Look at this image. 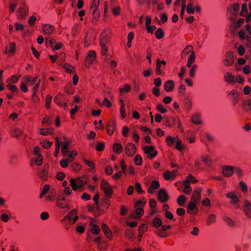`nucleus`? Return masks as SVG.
Instances as JSON below:
<instances>
[{
  "label": "nucleus",
  "mask_w": 251,
  "mask_h": 251,
  "mask_svg": "<svg viewBox=\"0 0 251 251\" xmlns=\"http://www.w3.org/2000/svg\"><path fill=\"white\" fill-rule=\"evenodd\" d=\"M152 226L156 229L154 233L161 238H165L168 236L166 231L171 227L170 225H163L162 220L158 217H154L152 221Z\"/></svg>",
  "instance_id": "nucleus-1"
},
{
  "label": "nucleus",
  "mask_w": 251,
  "mask_h": 251,
  "mask_svg": "<svg viewBox=\"0 0 251 251\" xmlns=\"http://www.w3.org/2000/svg\"><path fill=\"white\" fill-rule=\"evenodd\" d=\"M37 76L32 77L29 75L24 76L21 81L20 90L24 93L27 92L28 91L27 86L33 85L37 81Z\"/></svg>",
  "instance_id": "nucleus-2"
},
{
  "label": "nucleus",
  "mask_w": 251,
  "mask_h": 251,
  "mask_svg": "<svg viewBox=\"0 0 251 251\" xmlns=\"http://www.w3.org/2000/svg\"><path fill=\"white\" fill-rule=\"evenodd\" d=\"M70 186L73 190L81 191L83 186L86 183V180L84 178L78 177L76 178H71L70 179Z\"/></svg>",
  "instance_id": "nucleus-3"
},
{
  "label": "nucleus",
  "mask_w": 251,
  "mask_h": 251,
  "mask_svg": "<svg viewBox=\"0 0 251 251\" xmlns=\"http://www.w3.org/2000/svg\"><path fill=\"white\" fill-rule=\"evenodd\" d=\"M56 205L60 209H65L66 211L69 210V204L64 194H61L56 198Z\"/></svg>",
  "instance_id": "nucleus-4"
},
{
  "label": "nucleus",
  "mask_w": 251,
  "mask_h": 251,
  "mask_svg": "<svg viewBox=\"0 0 251 251\" xmlns=\"http://www.w3.org/2000/svg\"><path fill=\"white\" fill-rule=\"evenodd\" d=\"M100 187L104 192L105 196L107 198L111 197L113 194V190L109 183L105 180L103 179L101 181Z\"/></svg>",
  "instance_id": "nucleus-5"
},
{
  "label": "nucleus",
  "mask_w": 251,
  "mask_h": 251,
  "mask_svg": "<svg viewBox=\"0 0 251 251\" xmlns=\"http://www.w3.org/2000/svg\"><path fill=\"white\" fill-rule=\"evenodd\" d=\"M143 151L145 153L148 154L147 158L150 160L155 158L158 154L157 151L155 150L154 147L152 146H144Z\"/></svg>",
  "instance_id": "nucleus-6"
},
{
  "label": "nucleus",
  "mask_w": 251,
  "mask_h": 251,
  "mask_svg": "<svg viewBox=\"0 0 251 251\" xmlns=\"http://www.w3.org/2000/svg\"><path fill=\"white\" fill-rule=\"evenodd\" d=\"M227 198L230 199V202L231 204L236 205L238 204L240 201V198L237 196V192L233 190L228 192L226 194Z\"/></svg>",
  "instance_id": "nucleus-7"
},
{
  "label": "nucleus",
  "mask_w": 251,
  "mask_h": 251,
  "mask_svg": "<svg viewBox=\"0 0 251 251\" xmlns=\"http://www.w3.org/2000/svg\"><path fill=\"white\" fill-rule=\"evenodd\" d=\"M96 58V53L93 50H90L88 52L84 61V65L89 67L93 63Z\"/></svg>",
  "instance_id": "nucleus-8"
},
{
  "label": "nucleus",
  "mask_w": 251,
  "mask_h": 251,
  "mask_svg": "<svg viewBox=\"0 0 251 251\" xmlns=\"http://www.w3.org/2000/svg\"><path fill=\"white\" fill-rule=\"evenodd\" d=\"M234 62V55L231 51L227 52L223 60V64L226 67H230L232 65Z\"/></svg>",
  "instance_id": "nucleus-9"
},
{
  "label": "nucleus",
  "mask_w": 251,
  "mask_h": 251,
  "mask_svg": "<svg viewBox=\"0 0 251 251\" xmlns=\"http://www.w3.org/2000/svg\"><path fill=\"white\" fill-rule=\"evenodd\" d=\"M78 219L77 212L75 209L71 210L64 219L61 221L62 222H65L66 220H69V222L71 224H75Z\"/></svg>",
  "instance_id": "nucleus-10"
},
{
  "label": "nucleus",
  "mask_w": 251,
  "mask_h": 251,
  "mask_svg": "<svg viewBox=\"0 0 251 251\" xmlns=\"http://www.w3.org/2000/svg\"><path fill=\"white\" fill-rule=\"evenodd\" d=\"M125 151L127 156H133L136 152V146L132 143L127 144L125 147Z\"/></svg>",
  "instance_id": "nucleus-11"
},
{
  "label": "nucleus",
  "mask_w": 251,
  "mask_h": 251,
  "mask_svg": "<svg viewBox=\"0 0 251 251\" xmlns=\"http://www.w3.org/2000/svg\"><path fill=\"white\" fill-rule=\"evenodd\" d=\"M222 174L226 177L232 176L234 173V166L229 165L223 166L222 169Z\"/></svg>",
  "instance_id": "nucleus-12"
},
{
  "label": "nucleus",
  "mask_w": 251,
  "mask_h": 251,
  "mask_svg": "<svg viewBox=\"0 0 251 251\" xmlns=\"http://www.w3.org/2000/svg\"><path fill=\"white\" fill-rule=\"evenodd\" d=\"M16 46L14 42H11L5 47L4 53L8 56H13L16 52Z\"/></svg>",
  "instance_id": "nucleus-13"
},
{
  "label": "nucleus",
  "mask_w": 251,
  "mask_h": 251,
  "mask_svg": "<svg viewBox=\"0 0 251 251\" xmlns=\"http://www.w3.org/2000/svg\"><path fill=\"white\" fill-rule=\"evenodd\" d=\"M56 190L54 188H51L49 192V194L45 196V199L47 202H53L56 198Z\"/></svg>",
  "instance_id": "nucleus-14"
},
{
  "label": "nucleus",
  "mask_w": 251,
  "mask_h": 251,
  "mask_svg": "<svg viewBox=\"0 0 251 251\" xmlns=\"http://www.w3.org/2000/svg\"><path fill=\"white\" fill-rule=\"evenodd\" d=\"M201 190L200 188L194 190L190 201L198 204L201 200Z\"/></svg>",
  "instance_id": "nucleus-15"
},
{
  "label": "nucleus",
  "mask_w": 251,
  "mask_h": 251,
  "mask_svg": "<svg viewBox=\"0 0 251 251\" xmlns=\"http://www.w3.org/2000/svg\"><path fill=\"white\" fill-rule=\"evenodd\" d=\"M17 18L19 19H24L28 13V9L26 6L18 8L17 11Z\"/></svg>",
  "instance_id": "nucleus-16"
},
{
  "label": "nucleus",
  "mask_w": 251,
  "mask_h": 251,
  "mask_svg": "<svg viewBox=\"0 0 251 251\" xmlns=\"http://www.w3.org/2000/svg\"><path fill=\"white\" fill-rule=\"evenodd\" d=\"M244 201L243 211L248 218L251 219V203L247 200H245Z\"/></svg>",
  "instance_id": "nucleus-17"
},
{
  "label": "nucleus",
  "mask_w": 251,
  "mask_h": 251,
  "mask_svg": "<svg viewBox=\"0 0 251 251\" xmlns=\"http://www.w3.org/2000/svg\"><path fill=\"white\" fill-rule=\"evenodd\" d=\"M54 29L55 28L52 25L48 24L43 25L42 27L43 32L47 35L52 34Z\"/></svg>",
  "instance_id": "nucleus-18"
},
{
  "label": "nucleus",
  "mask_w": 251,
  "mask_h": 251,
  "mask_svg": "<svg viewBox=\"0 0 251 251\" xmlns=\"http://www.w3.org/2000/svg\"><path fill=\"white\" fill-rule=\"evenodd\" d=\"M65 142H62L60 141V146L62 145L61 152L63 156H66L69 151L68 150V146L70 144L69 141L66 139L65 137H64Z\"/></svg>",
  "instance_id": "nucleus-19"
},
{
  "label": "nucleus",
  "mask_w": 251,
  "mask_h": 251,
  "mask_svg": "<svg viewBox=\"0 0 251 251\" xmlns=\"http://www.w3.org/2000/svg\"><path fill=\"white\" fill-rule=\"evenodd\" d=\"M177 170H173L172 171H167L164 173V178L166 180H172L177 176Z\"/></svg>",
  "instance_id": "nucleus-20"
},
{
  "label": "nucleus",
  "mask_w": 251,
  "mask_h": 251,
  "mask_svg": "<svg viewBox=\"0 0 251 251\" xmlns=\"http://www.w3.org/2000/svg\"><path fill=\"white\" fill-rule=\"evenodd\" d=\"M228 95L232 98L233 100L232 103L234 105H235L239 100V93L238 91L235 89H233L228 93Z\"/></svg>",
  "instance_id": "nucleus-21"
},
{
  "label": "nucleus",
  "mask_w": 251,
  "mask_h": 251,
  "mask_svg": "<svg viewBox=\"0 0 251 251\" xmlns=\"http://www.w3.org/2000/svg\"><path fill=\"white\" fill-rule=\"evenodd\" d=\"M158 198L159 200L162 202H165L168 201L169 197L165 190L161 189L158 191Z\"/></svg>",
  "instance_id": "nucleus-22"
},
{
  "label": "nucleus",
  "mask_w": 251,
  "mask_h": 251,
  "mask_svg": "<svg viewBox=\"0 0 251 251\" xmlns=\"http://www.w3.org/2000/svg\"><path fill=\"white\" fill-rule=\"evenodd\" d=\"M234 78L235 76L233 74L229 72H226L224 74V79L225 81L230 84H235Z\"/></svg>",
  "instance_id": "nucleus-23"
},
{
  "label": "nucleus",
  "mask_w": 251,
  "mask_h": 251,
  "mask_svg": "<svg viewBox=\"0 0 251 251\" xmlns=\"http://www.w3.org/2000/svg\"><path fill=\"white\" fill-rule=\"evenodd\" d=\"M43 157L42 155L36 156V157L33 158L30 161V164L33 166L34 164L37 166H41L43 164Z\"/></svg>",
  "instance_id": "nucleus-24"
},
{
  "label": "nucleus",
  "mask_w": 251,
  "mask_h": 251,
  "mask_svg": "<svg viewBox=\"0 0 251 251\" xmlns=\"http://www.w3.org/2000/svg\"><path fill=\"white\" fill-rule=\"evenodd\" d=\"M116 123L114 121H111L108 122L107 124V133L108 134L111 135L114 132L115 129Z\"/></svg>",
  "instance_id": "nucleus-25"
},
{
  "label": "nucleus",
  "mask_w": 251,
  "mask_h": 251,
  "mask_svg": "<svg viewBox=\"0 0 251 251\" xmlns=\"http://www.w3.org/2000/svg\"><path fill=\"white\" fill-rule=\"evenodd\" d=\"M105 39H103V35L100 38V45L101 47V53L102 55H106L107 53V47L105 45Z\"/></svg>",
  "instance_id": "nucleus-26"
},
{
  "label": "nucleus",
  "mask_w": 251,
  "mask_h": 251,
  "mask_svg": "<svg viewBox=\"0 0 251 251\" xmlns=\"http://www.w3.org/2000/svg\"><path fill=\"white\" fill-rule=\"evenodd\" d=\"M18 0H8V6L10 13H13L18 4Z\"/></svg>",
  "instance_id": "nucleus-27"
},
{
  "label": "nucleus",
  "mask_w": 251,
  "mask_h": 251,
  "mask_svg": "<svg viewBox=\"0 0 251 251\" xmlns=\"http://www.w3.org/2000/svg\"><path fill=\"white\" fill-rule=\"evenodd\" d=\"M197 204L198 203L190 201L187 206L188 213L191 215L196 214V213H194L193 210L196 209Z\"/></svg>",
  "instance_id": "nucleus-28"
},
{
  "label": "nucleus",
  "mask_w": 251,
  "mask_h": 251,
  "mask_svg": "<svg viewBox=\"0 0 251 251\" xmlns=\"http://www.w3.org/2000/svg\"><path fill=\"white\" fill-rule=\"evenodd\" d=\"M101 229L107 238L111 239L112 238V232L108 227L106 224H103L101 226Z\"/></svg>",
  "instance_id": "nucleus-29"
},
{
  "label": "nucleus",
  "mask_w": 251,
  "mask_h": 251,
  "mask_svg": "<svg viewBox=\"0 0 251 251\" xmlns=\"http://www.w3.org/2000/svg\"><path fill=\"white\" fill-rule=\"evenodd\" d=\"M192 52H194L193 47L191 45L187 46L181 53L182 57H186L189 53H192Z\"/></svg>",
  "instance_id": "nucleus-30"
},
{
  "label": "nucleus",
  "mask_w": 251,
  "mask_h": 251,
  "mask_svg": "<svg viewBox=\"0 0 251 251\" xmlns=\"http://www.w3.org/2000/svg\"><path fill=\"white\" fill-rule=\"evenodd\" d=\"M174 88V83L172 80H168L164 84V89L167 92L172 91Z\"/></svg>",
  "instance_id": "nucleus-31"
},
{
  "label": "nucleus",
  "mask_w": 251,
  "mask_h": 251,
  "mask_svg": "<svg viewBox=\"0 0 251 251\" xmlns=\"http://www.w3.org/2000/svg\"><path fill=\"white\" fill-rule=\"evenodd\" d=\"M191 121L193 123L197 125H200L202 123L201 116L198 113H195L192 116Z\"/></svg>",
  "instance_id": "nucleus-32"
},
{
  "label": "nucleus",
  "mask_w": 251,
  "mask_h": 251,
  "mask_svg": "<svg viewBox=\"0 0 251 251\" xmlns=\"http://www.w3.org/2000/svg\"><path fill=\"white\" fill-rule=\"evenodd\" d=\"M39 176L41 179L47 180L48 178V170L47 168L44 166L42 170L39 173Z\"/></svg>",
  "instance_id": "nucleus-33"
},
{
  "label": "nucleus",
  "mask_w": 251,
  "mask_h": 251,
  "mask_svg": "<svg viewBox=\"0 0 251 251\" xmlns=\"http://www.w3.org/2000/svg\"><path fill=\"white\" fill-rule=\"evenodd\" d=\"M78 152L76 150H73L71 151L67 157L68 162H72L77 155Z\"/></svg>",
  "instance_id": "nucleus-34"
},
{
  "label": "nucleus",
  "mask_w": 251,
  "mask_h": 251,
  "mask_svg": "<svg viewBox=\"0 0 251 251\" xmlns=\"http://www.w3.org/2000/svg\"><path fill=\"white\" fill-rule=\"evenodd\" d=\"M94 220L93 219H91L90 224L93 225L91 229V232L93 234H98L100 231V228L96 225L94 224Z\"/></svg>",
  "instance_id": "nucleus-35"
},
{
  "label": "nucleus",
  "mask_w": 251,
  "mask_h": 251,
  "mask_svg": "<svg viewBox=\"0 0 251 251\" xmlns=\"http://www.w3.org/2000/svg\"><path fill=\"white\" fill-rule=\"evenodd\" d=\"M243 107L247 112H251V100H248L243 102Z\"/></svg>",
  "instance_id": "nucleus-36"
},
{
  "label": "nucleus",
  "mask_w": 251,
  "mask_h": 251,
  "mask_svg": "<svg viewBox=\"0 0 251 251\" xmlns=\"http://www.w3.org/2000/svg\"><path fill=\"white\" fill-rule=\"evenodd\" d=\"M11 134L12 137H19L23 134V132L19 128H14L11 131Z\"/></svg>",
  "instance_id": "nucleus-37"
},
{
  "label": "nucleus",
  "mask_w": 251,
  "mask_h": 251,
  "mask_svg": "<svg viewBox=\"0 0 251 251\" xmlns=\"http://www.w3.org/2000/svg\"><path fill=\"white\" fill-rule=\"evenodd\" d=\"M176 137H173L171 136H168L166 137L165 142L166 144L170 147H171L175 143H176Z\"/></svg>",
  "instance_id": "nucleus-38"
},
{
  "label": "nucleus",
  "mask_w": 251,
  "mask_h": 251,
  "mask_svg": "<svg viewBox=\"0 0 251 251\" xmlns=\"http://www.w3.org/2000/svg\"><path fill=\"white\" fill-rule=\"evenodd\" d=\"M53 132L52 128H49L47 129H41L40 130V134L43 136H47L51 134Z\"/></svg>",
  "instance_id": "nucleus-39"
},
{
  "label": "nucleus",
  "mask_w": 251,
  "mask_h": 251,
  "mask_svg": "<svg viewBox=\"0 0 251 251\" xmlns=\"http://www.w3.org/2000/svg\"><path fill=\"white\" fill-rule=\"evenodd\" d=\"M131 90V86L129 84H126L123 87L120 88V93L121 95H123L124 92L128 93Z\"/></svg>",
  "instance_id": "nucleus-40"
},
{
  "label": "nucleus",
  "mask_w": 251,
  "mask_h": 251,
  "mask_svg": "<svg viewBox=\"0 0 251 251\" xmlns=\"http://www.w3.org/2000/svg\"><path fill=\"white\" fill-rule=\"evenodd\" d=\"M160 186L159 182L157 181H153L151 182V187L149 189V192L150 193H153V189H158Z\"/></svg>",
  "instance_id": "nucleus-41"
},
{
  "label": "nucleus",
  "mask_w": 251,
  "mask_h": 251,
  "mask_svg": "<svg viewBox=\"0 0 251 251\" xmlns=\"http://www.w3.org/2000/svg\"><path fill=\"white\" fill-rule=\"evenodd\" d=\"M216 216L215 214H211L209 215L206 220V224L210 225L216 222Z\"/></svg>",
  "instance_id": "nucleus-42"
},
{
  "label": "nucleus",
  "mask_w": 251,
  "mask_h": 251,
  "mask_svg": "<svg viewBox=\"0 0 251 251\" xmlns=\"http://www.w3.org/2000/svg\"><path fill=\"white\" fill-rule=\"evenodd\" d=\"M20 78V76L17 75H13L11 77L8 78L6 82L7 84H14L18 82Z\"/></svg>",
  "instance_id": "nucleus-43"
},
{
  "label": "nucleus",
  "mask_w": 251,
  "mask_h": 251,
  "mask_svg": "<svg viewBox=\"0 0 251 251\" xmlns=\"http://www.w3.org/2000/svg\"><path fill=\"white\" fill-rule=\"evenodd\" d=\"M113 149L117 154H120L123 151L122 146L119 143H115L113 146Z\"/></svg>",
  "instance_id": "nucleus-44"
},
{
  "label": "nucleus",
  "mask_w": 251,
  "mask_h": 251,
  "mask_svg": "<svg viewBox=\"0 0 251 251\" xmlns=\"http://www.w3.org/2000/svg\"><path fill=\"white\" fill-rule=\"evenodd\" d=\"M223 221L229 226L232 227L234 225L233 220L228 216H225L223 218Z\"/></svg>",
  "instance_id": "nucleus-45"
},
{
  "label": "nucleus",
  "mask_w": 251,
  "mask_h": 251,
  "mask_svg": "<svg viewBox=\"0 0 251 251\" xmlns=\"http://www.w3.org/2000/svg\"><path fill=\"white\" fill-rule=\"evenodd\" d=\"M50 186L49 185H45L43 186L42 190L39 195L40 198H43L48 192H49L50 189Z\"/></svg>",
  "instance_id": "nucleus-46"
},
{
  "label": "nucleus",
  "mask_w": 251,
  "mask_h": 251,
  "mask_svg": "<svg viewBox=\"0 0 251 251\" xmlns=\"http://www.w3.org/2000/svg\"><path fill=\"white\" fill-rule=\"evenodd\" d=\"M196 59V55H195V52H192L188 59L187 62V66L190 67L192 66V63L195 61Z\"/></svg>",
  "instance_id": "nucleus-47"
},
{
  "label": "nucleus",
  "mask_w": 251,
  "mask_h": 251,
  "mask_svg": "<svg viewBox=\"0 0 251 251\" xmlns=\"http://www.w3.org/2000/svg\"><path fill=\"white\" fill-rule=\"evenodd\" d=\"M176 149L179 151H182L184 149V146L182 144L181 141L176 137Z\"/></svg>",
  "instance_id": "nucleus-48"
},
{
  "label": "nucleus",
  "mask_w": 251,
  "mask_h": 251,
  "mask_svg": "<svg viewBox=\"0 0 251 251\" xmlns=\"http://www.w3.org/2000/svg\"><path fill=\"white\" fill-rule=\"evenodd\" d=\"M202 161L207 166H210L212 162V159L209 155H205L201 157Z\"/></svg>",
  "instance_id": "nucleus-49"
},
{
  "label": "nucleus",
  "mask_w": 251,
  "mask_h": 251,
  "mask_svg": "<svg viewBox=\"0 0 251 251\" xmlns=\"http://www.w3.org/2000/svg\"><path fill=\"white\" fill-rule=\"evenodd\" d=\"M146 204V201L144 198L138 200L135 203V207L143 208Z\"/></svg>",
  "instance_id": "nucleus-50"
},
{
  "label": "nucleus",
  "mask_w": 251,
  "mask_h": 251,
  "mask_svg": "<svg viewBox=\"0 0 251 251\" xmlns=\"http://www.w3.org/2000/svg\"><path fill=\"white\" fill-rule=\"evenodd\" d=\"M184 189L183 190V192L186 194H189L192 191V189L190 186V183L188 182V181H185L184 182Z\"/></svg>",
  "instance_id": "nucleus-51"
},
{
  "label": "nucleus",
  "mask_w": 251,
  "mask_h": 251,
  "mask_svg": "<svg viewBox=\"0 0 251 251\" xmlns=\"http://www.w3.org/2000/svg\"><path fill=\"white\" fill-rule=\"evenodd\" d=\"M148 227L146 224H142L139 227L138 230L141 236L147 231Z\"/></svg>",
  "instance_id": "nucleus-52"
},
{
  "label": "nucleus",
  "mask_w": 251,
  "mask_h": 251,
  "mask_svg": "<svg viewBox=\"0 0 251 251\" xmlns=\"http://www.w3.org/2000/svg\"><path fill=\"white\" fill-rule=\"evenodd\" d=\"M186 11L188 14H193L195 12V8L193 7V4L192 3H189L188 4L186 7Z\"/></svg>",
  "instance_id": "nucleus-53"
},
{
  "label": "nucleus",
  "mask_w": 251,
  "mask_h": 251,
  "mask_svg": "<svg viewBox=\"0 0 251 251\" xmlns=\"http://www.w3.org/2000/svg\"><path fill=\"white\" fill-rule=\"evenodd\" d=\"M52 100V97L50 95H47L46 97V103L45 107L46 108L49 109L50 107L51 102Z\"/></svg>",
  "instance_id": "nucleus-54"
},
{
  "label": "nucleus",
  "mask_w": 251,
  "mask_h": 251,
  "mask_svg": "<svg viewBox=\"0 0 251 251\" xmlns=\"http://www.w3.org/2000/svg\"><path fill=\"white\" fill-rule=\"evenodd\" d=\"M186 200V197L183 195H181L177 198V201L178 204L180 206H182L184 204Z\"/></svg>",
  "instance_id": "nucleus-55"
},
{
  "label": "nucleus",
  "mask_w": 251,
  "mask_h": 251,
  "mask_svg": "<svg viewBox=\"0 0 251 251\" xmlns=\"http://www.w3.org/2000/svg\"><path fill=\"white\" fill-rule=\"evenodd\" d=\"M63 67L65 69V71L68 73H72L74 72L75 71V68L73 66L68 64H65L63 65Z\"/></svg>",
  "instance_id": "nucleus-56"
},
{
  "label": "nucleus",
  "mask_w": 251,
  "mask_h": 251,
  "mask_svg": "<svg viewBox=\"0 0 251 251\" xmlns=\"http://www.w3.org/2000/svg\"><path fill=\"white\" fill-rule=\"evenodd\" d=\"M55 141H56V148H55L54 155L56 157H57L58 156V154L59 152V150H60V141L59 140L58 137L56 138Z\"/></svg>",
  "instance_id": "nucleus-57"
},
{
  "label": "nucleus",
  "mask_w": 251,
  "mask_h": 251,
  "mask_svg": "<svg viewBox=\"0 0 251 251\" xmlns=\"http://www.w3.org/2000/svg\"><path fill=\"white\" fill-rule=\"evenodd\" d=\"M234 173L239 177L243 176V173L242 170L237 167L234 166Z\"/></svg>",
  "instance_id": "nucleus-58"
},
{
  "label": "nucleus",
  "mask_w": 251,
  "mask_h": 251,
  "mask_svg": "<svg viewBox=\"0 0 251 251\" xmlns=\"http://www.w3.org/2000/svg\"><path fill=\"white\" fill-rule=\"evenodd\" d=\"M164 34L161 28H158L155 33L156 38L160 39L164 37Z\"/></svg>",
  "instance_id": "nucleus-59"
},
{
  "label": "nucleus",
  "mask_w": 251,
  "mask_h": 251,
  "mask_svg": "<svg viewBox=\"0 0 251 251\" xmlns=\"http://www.w3.org/2000/svg\"><path fill=\"white\" fill-rule=\"evenodd\" d=\"M134 162L136 165H141L142 163V158L140 155H136L134 159Z\"/></svg>",
  "instance_id": "nucleus-60"
},
{
  "label": "nucleus",
  "mask_w": 251,
  "mask_h": 251,
  "mask_svg": "<svg viewBox=\"0 0 251 251\" xmlns=\"http://www.w3.org/2000/svg\"><path fill=\"white\" fill-rule=\"evenodd\" d=\"M239 187L243 193H246L248 190V186L243 181H241L239 183Z\"/></svg>",
  "instance_id": "nucleus-61"
},
{
  "label": "nucleus",
  "mask_w": 251,
  "mask_h": 251,
  "mask_svg": "<svg viewBox=\"0 0 251 251\" xmlns=\"http://www.w3.org/2000/svg\"><path fill=\"white\" fill-rule=\"evenodd\" d=\"M100 0H93L90 10L98 9Z\"/></svg>",
  "instance_id": "nucleus-62"
},
{
  "label": "nucleus",
  "mask_w": 251,
  "mask_h": 251,
  "mask_svg": "<svg viewBox=\"0 0 251 251\" xmlns=\"http://www.w3.org/2000/svg\"><path fill=\"white\" fill-rule=\"evenodd\" d=\"M164 67L162 66L160 63H159V59H157L156 61V73L158 74H161L162 72L161 71V68H163Z\"/></svg>",
  "instance_id": "nucleus-63"
},
{
  "label": "nucleus",
  "mask_w": 251,
  "mask_h": 251,
  "mask_svg": "<svg viewBox=\"0 0 251 251\" xmlns=\"http://www.w3.org/2000/svg\"><path fill=\"white\" fill-rule=\"evenodd\" d=\"M6 87L13 93L18 91L17 87L12 84H7Z\"/></svg>",
  "instance_id": "nucleus-64"
}]
</instances>
